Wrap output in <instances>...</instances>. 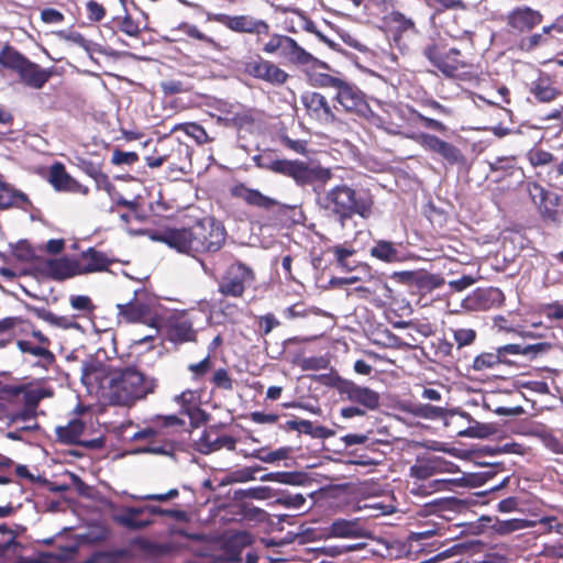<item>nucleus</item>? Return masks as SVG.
<instances>
[{
    "label": "nucleus",
    "instance_id": "47",
    "mask_svg": "<svg viewBox=\"0 0 563 563\" xmlns=\"http://www.w3.org/2000/svg\"><path fill=\"white\" fill-rule=\"evenodd\" d=\"M530 526V521L527 519L514 518L508 520H497L493 525V529L500 536H507L515 531L529 528Z\"/></svg>",
    "mask_w": 563,
    "mask_h": 563
},
{
    "label": "nucleus",
    "instance_id": "12",
    "mask_svg": "<svg viewBox=\"0 0 563 563\" xmlns=\"http://www.w3.org/2000/svg\"><path fill=\"white\" fill-rule=\"evenodd\" d=\"M333 386L340 395L365 410H376L380 405V396L377 391L366 386H360L353 380L336 377Z\"/></svg>",
    "mask_w": 563,
    "mask_h": 563
},
{
    "label": "nucleus",
    "instance_id": "15",
    "mask_svg": "<svg viewBox=\"0 0 563 563\" xmlns=\"http://www.w3.org/2000/svg\"><path fill=\"white\" fill-rule=\"evenodd\" d=\"M165 336L168 342L174 344L197 342V331L185 312L168 318L165 325Z\"/></svg>",
    "mask_w": 563,
    "mask_h": 563
},
{
    "label": "nucleus",
    "instance_id": "4",
    "mask_svg": "<svg viewBox=\"0 0 563 563\" xmlns=\"http://www.w3.org/2000/svg\"><path fill=\"white\" fill-rule=\"evenodd\" d=\"M318 201L322 208L338 216L341 222L355 213L365 219L372 214L373 201L357 197L356 191L347 185L331 188Z\"/></svg>",
    "mask_w": 563,
    "mask_h": 563
},
{
    "label": "nucleus",
    "instance_id": "55",
    "mask_svg": "<svg viewBox=\"0 0 563 563\" xmlns=\"http://www.w3.org/2000/svg\"><path fill=\"white\" fill-rule=\"evenodd\" d=\"M451 165L463 163L464 156L462 152L453 144L443 141L438 153Z\"/></svg>",
    "mask_w": 563,
    "mask_h": 563
},
{
    "label": "nucleus",
    "instance_id": "48",
    "mask_svg": "<svg viewBox=\"0 0 563 563\" xmlns=\"http://www.w3.org/2000/svg\"><path fill=\"white\" fill-rule=\"evenodd\" d=\"M530 92L541 102H550L559 95V91L544 79L534 81Z\"/></svg>",
    "mask_w": 563,
    "mask_h": 563
},
{
    "label": "nucleus",
    "instance_id": "31",
    "mask_svg": "<svg viewBox=\"0 0 563 563\" xmlns=\"http://www.w3.org/2000/svg\"><path fill=\"white\" fill-rule=\"evenodd\" d=\"M499 347H515L517 351H512L509 353L505 352V356L500 360V365H514L515 363L510 360V356L514 355H523L533 360L539 355H542L549 352L552 347L549 342H538L533 344H525V343H509L505 345H500Z\"/></svg>",
    "mask_w": 563,
    "mask_h": 563
},
{
    "label": "nucleus",
    "instance_id": "45",
    "mask_svg": "<svg viewBox=\"0 0 563 563\" xmlns=\"http://www.w3.org/2000/svg\"><path fill=\"white\" fill-rule=\"evenodd\" d=\"M102 363L96 360H88L82 362L81 364V375L80 380L84 385L90 386L96 383L102 372Z\"/></svg>",
    "mask_w": 563,
    "mask_h": 563
},
{
    "label": "nucleus",
    "instance_id": "43",
    "mask_svg": "<svg viewBox=\"0 0 563 563\" xmlns=\"http://www.w3.org/2000/svg\"><path fill=\"white\" fill-rule=\"evenodd\" d=\"M184 131L188 136L192 137L198 144H206L212 141L206 130L195 122L179 123L176 124L172 132Z\"/></svg>",
    "mask_w": 563,
    "mask_h": 563
},
{
    "label": "nucleus",
    "instance_id": "52",
    "mask_svg": "<svg viewBox=\"0 0 563 563\" xmlns=\"http://www.w3.org/2000/svg\"><path fill=\"white\" fill-rule=\"evenodd\" d=\"M285 318L292 320L296 318H306L309 316L321 314L320 310L313 307H307L303 302H296L295 305L287 307L284 310Z\"/></svg>",
    "mask_w": 563,
    "mask_h": 563
},
{
    "label": "nucleus",
    "instance_id": "8",
    "mask_svg": "<svg viewBox=\"0 0 563 563\" xmlns=\"http://www.w3.org/2000/svg\"><path fill=\"white\" fill-rule=\"evenodd\" d=\"M449 465L442 457L434 456L430 459H418L410 467V476L417 481H428V483H413L410 492L413 495L427 496L434 492H440L446 488L448 479H432L433 475L443 471H449L445 466ZM452 465V463H450ZM450 472H452L450 470Z\"/></svg>",
    "mask_w": 563,
    "mask_h": 563
},
{
    "label": "nucleus",
    "instance_id": "39",
    "mask_svg": "<svg viewBox=\"0 0 563 563\" xmlns=\"http://www.w3.org/2000/svg\"><path fill=\"white\" fill-rule=\"evenodd\" d=\"M235 195L246 201L249 205L269 208L276 205V201L269 197L264 196L256 189H250L244 186L235 188Z\"/></svg>",
    "mask_w": 563,
    "mask_h": 563
},
{
    "label": "nucleus",
    "instance_id": "57",
    "mask_svg": "<svg viewBox=\"0 0 563 563\" xmlns=\"http://www.w3.org/2000/svg\"><path fill=\"white\" fill-rule=\"evenodd\" d=\"M310 80L313 86L321 87V88H332L334 92L336 91L338 87L342 82V78L331 76L329 74H312L310 76Z\"/></svg>",
    "mask_w": 563,
    "mask_h": 563
},
{
    "label": "nucleus",
    "instance_id": "11",
    "mask_svg": "<svg viewBox=\"0 0 563 563\" xmlns=\"http://www.w3.org/2000/svg\"><path fill=\"white\" fill-rule=\"evenodd\" d=\"M37 249H7L0 251V260L3 265L0 266V275L5 278H13L23 275L30 271L36 273V263L41 260V254H36Z\"/></svg>",
    "mask_w": 563,
    "mask_h": 563
},
{
    "label": "nucleus",
    "instance_id": "50",
    "mask_svg": "<svg viewBox=\"0 0 563 563\" xmlns=\"http://www.w3.org/2000/svg\"><path fill=\"white\" fill-rule=\"evenodd\" d=\"M258 470V467L250 466L239 468L227 474L222 482L223 484H233L254 481L256 478L255 474Z\"/></svg>",
    "mask_w": 563,
    "mask_h": 563
},
{
    "label": "nucleus",
    "instance_id": "30",
    "mask_svg": "<svg viewBox=\"0 0 563 563\" xmlns=\"http://www.w3.org/2000/svg\"><path fill=\"white\" fill-rule=\"evenodd\" d=\"M323 253L332 254L333 260L330 263L346 272L360 271L368 274L371 271L367 264L355 258V249H325Z\"/></svg>",
    "mask_w": 563,
    "mask_h": 563
},
{
    "label": "nucleus",
    "instance_id": "22",
    "mask_svg": "<svg viewBox=\"0 0 563 563\" xmlns=\"http://www.w3.org/2000/svg\"><path fill=\"white\" fill-rule=\"evenodd\" d=\"M48 181L57 191L77 192L81 195L89 192L88 187L81 185L67 174L62 163H55L51 166Z\"/></svg>",
    "mask_w": 563,
    "mask_h": 563
},
{
    "label": "nucleus",
    "instance_id": "20",
    "mask_svg": "<svg viewBox=\"0 0 563 563\" xmlns=\"http://www.w3.org/2000/svg\"><path fill=\"white\" fill-rule=\"evenodd\" d=\"M301 101L310 118L325 125L334 123L335 114L323 95L314 91L306 92Z\"/></svg>",
    "mask_w": 563,
    "mask_h": 563
},
{
    "label": "nucleus",
    "instance_id": "27",
    "mask_svg": "<svg viewBox=\"0 0 563 563\" xmlns=\"http://www.w3.org/2000/svg\"><path fill=\"white\" fill-rule=\"evenodd\" d=\"M329 533L335 538H364L369 534L360 518H338L331 522Z\"/></svg>",
    "mask_w": 563,
    "mask_h": 563
},
{
    "label": "nucleus",
    "instance_id": "33",
    "mask_svg": "<svg viewBox=\"0 0 563 563\" xmlns=\"http://www.w3.org/2000/svg\"><path fill=\"white\" fill-rule=\"evenodd\" d=\"M142 515L141 507H124L121 514L113 516V521L129 530H141L154 523L152 518H142Z\"/></svg>",
    "mask_w": 563,
    "mask_h": 563
},
{
    "label": "nucleus",
    "instance_id": "14",
    "mask_svg": "<svg viewBox=\"0 0 563 563\" xmlns=\"http://www.w3.org/2000/svg\"><path fill=\"white\" fill-rule=\"evenodd\" d=\"M74 260L77 276L106 272L113 263L129 264V261L111 257L97 249L82 250Z\"/></svg>",
    "mask_w": 563,
    "mask_h": 563
},
{
    "label": "nucleus",
    "instance_id": "17",
    "mask_svg": "<svg viewBox=\"0 0 563 563\" xmlns=\"http://www.w3.org/2000/svg\"><path fill=\"white\" fill-rule=\"evenodd\" d=\"M214 21L223 24L228 29L239 33H250V34H268L269 25L264 20L255 19L251 15H228V14H217L214 16Z\"/></svg>",
    "mask_w": 563,
    "mask_h": 563
},
{
    "label": "nucleus",
    "instance_id": "2",
    "mask_svg": "<svg viewBox=\"0 0 563 563\" xmlns=\"http://www.w3.org/2000/svg\"><path fill=\"white\" fill-rule=\"evenodd\" d=\"M253 161L258 168L290 177L298 186H324L332 178L329 168L310 166L300 161L274 158L271 154L255 155Z\"/></svg>",
    "mask_w": 563,
    "mask_h": 563
},
{
    "label": "nucleus",
    "instance_id": "49",
    "mask_svg": "<svg viewBox=\"0 0 563 563\" xmlns=\"http://www.w3.org/2000/svg\"><path fill=\"white\" fill-rule=\"evenodd\" d=\"M290 449L289 448H279L275 451L267 452L264 448L254 450L252 453H243L245 457L257 459L265 463H274L276 461H280L288 457Z\"/></svg>",
    "mask_w": 563,
    "mask_h": 563
},
{
    "label": "nucleus",
    "instance_id": "7",
    "mask_svg": "<svg viewBox=\"0 0 563 563\" xmlns=\"http://www.w3.org/2000/svg\"><path fill=\"white\" fill-rule=\"evenodd\" d=\"M263 52L275 54L288 64L305 67L307 70L324 69L330 66L301 47L294 38L287 35L273 34L269 41L264 45Z\"/></svg>",
    "mask_w": 563,
    "mask_h": 563
},
{
    "label": "nucleus",
    "instance_id": "5",
    "mask_svg": "<svg viewBox=\"0 0 563 563\" xmlns=\"http://www.w3.org/2000/svg\"><path fill=\"white\" fill-rule=\"evenodd\" d=\"M158 297L145 287L134 290L132 299L125 303H118V317L126 323H142L158 329L161 316L158 313Z\"/></svg>",
    "mask_w": 563,
    "mask_h": 563
},
{
    "label": "nucleus",
    "instance_id": "34",
    "mask_svg": "<svg viewBox=\"0 0 563 563\" xmlns=\"http://www.w3.org/2000/svg\"><path fill=\"white\" fill-rule=\"evenodd\" d=\"M85 430V421L79 418H73L66 424L55 428L56 442L64 445H78Z\"/></svg>",
    "mask_w": 563,
    "mask_h": 563
},
{
    "label": "nucleus",
    "instance_id": "26",
    "mask_svg": "<svg viewBox=\"0 0 563 563\" xmlns=\"http://www.w3.org/2000/svg\"><path fill=\"white\" fill-rule=\"evenodd\" d=\"M503 294L497 288H476L464 300L463 305L468 310L485 311L499 302Z\"/></svg>",
    "mask_w": 563,
    "mask_h": 563
},
{
    "label": "nucleus",
    "instance_id": "35",
    "mask_svg": "<svg viewBox=\"0 0 563 563\" xmlns=\"http://www.w3.org/2000/svg\"><path fill=\"white\" fill-rule=\"evenodd\" d=\"M16 346L21 353L37 357L38 361L35 365L44 368L45 371H48L56 362L55 354L51 349H47V346H42L30 340H18Z\"/></svg>",
    "mask_w": 563,
    "mask_h": 563
},
{
    "label": "nucleus",
    "instance_id": "3",
    "mask_svg": "<svg viewBox=\"0 0 563 563\" xmlns=\"http://www.w3.org/2000/svg\"><path fill=\"white\" fill-rule=\"evenodd\" d=\"M330 284L333 287L350 285L346 296L367 301L375 307L383 308L391 305L394 300L393 289L380 276L368 274L353 275L350 277L332 278Z\"/></svg>",
    "mask_w": 563,
    "mask_h": 563
},
{
    "label": "nucleus",
    "instance_id": "16",
    "mask_svg": "<svg viewBox=\"0 0 563 563\" xmlns=\"http://www.w3.org/2000/svg\"><path fill=\"white\" fill-rule=\"evenodd\" d=\"M244 70L254 78L264 80L275 86H280L288 79V74L285 70L279 68L274 63L263 59L260 56L245 63Z\"/></svg>",
    "mask_w": 563,
    "mask_h": 563
},
{
    "label": "nucleus",
    "instance_id": "64",
    "mask_svg": "<svg viewBox=\"0 0 563 563\" xmlns=\"http://www.w3.org/2000/svg\"><path fill=\"white\" fill-rule=\"evenodd\" d=\"M540 312L549 320H563V303L554 301L540 307Z\"/></svg>",
    "mask_w": 563,
    "mask_h": 563
},
{
    "label": "nucleus",
    "instance_id": "10",
    "mask_svg": "<svg viewBox=\"0 0 563 563\" xmlns=\"http://www.w3.org/2000/svg\"><path fill=\"white\" fill-rule=\"evenodd\" d=\"M255 279L253 268L235 260L222 274L218 283V291L224 297L242 298Z\"/></svg>",
    "mask_w": 563,
    "mask_h": 563
},
{
    "label": "nucleus",
    "instance_id": "60",
    "mask_svg": "<svg viewBox=\"0 0 563 563\" xmlns=\"http://www.w3.org/2000/svg\"><path fill=\"white\" fill-rule=\"evenodd\" d=\"M412 139L423 148L431 151L433 153H438L441 144L443 143V140L429 133H420L416 136H412Z\"/></svg>",
    "mask_w": 563,
    "mask_h": 563
},
{
    "label": "nucleus",
    "instance_id": "40",
    "mask_svg": "<svg viewBox=\"0 0 563 563\" xmlns=\"http://www.w3.org/2000/svg\"><path fill=\"white\" fill-rule=\"evenodd\" d=\"M371 254L387 263L406 262L419 258L406 249H371Z\"/></svg>",
    "mask_w": 563,
    "mask_h": 563
},
{
    "label": "nucleus",
    "instance_id": "63",
    "mask_svg": "<svg viewBox=\"0 0 563 563\" xmlns=\"http://www.w3.org/2000/svg\"><path fill=\"white\" fill-rule=\"evenodd\" d=\"M69 301L73 309L84 313H90L95 309L91 298L86 295L70 296Z\"/></svg>",
    "mask_w": 563,
    "mask_h": 563
},
{
    "label": "nucleus",
    "instance_id": "1",
    "mask_svg": "<svg viewBox=\"0 0 563 563\" xmlns=\"http://www.w3.org/2000/svg\"><path fill=\"white\" fill-rule=\"evenodd\" d=\"M157 380L135 367L114 368L109 374L108 396L113 405L132 407L155 391Z\"/></svg>",
    "mask_w": 563,
    "mask_h": 563
},
{
    "label": "nucleus",
    "instance_id": "54",
    "mask_svg": "<svg viewBox=\"0 0 563 563\" xmlns=\"http://www.w3.org/2000/svg\"><path fill=\"white\" fill-rule=\"evenodd\" d=\"M210 382L214 388L222 390L233 389V379L228 369L224 367L216 369L210 378Z\"/></svg>",
    "mask_w": 563,
    "mask_h": 563
},
{
    "label": "nucleus",
    "instance_id": "58",
    "mask_svg": "<svg viewBox=\"0 0 563 563\" xmlns=\"http://www.w3.org/2000/svg\"><path fill=\"white\" fill-rule=\"evenodd\" d=\"M416 416L424 419H438L443 418L445 409L433 405H418L412 411Z\"/></svg>",
    "mask_w": 563,
    "mask_h": 563
},
{
    "label": "nucleus",
    "instance_id": "62",
    "mask_svg": "<svg viewBox=\"0 0 563 563\" xmlns=\"http://www.w3.org/2000/svg\"><path fill=\"white\" fill-rule=\"evenodd\" d=\"M277 501L286 508L300 509L306 503V498L301 494L283 493Z\"/></svg>",
    "mask_w": 563,
    "mask_h": 563
},
{
    "label": "nucleus",
    "instance_id": "6",
    "mask_svg": "<svg viewBox=\"0 0 563 563\" xmlns=\"http://www.w3.org/2000/svg\"><path fill=\"white\" fill-rule=\"evenodd\" d=\"M206 224L210 228V232L201 243L206 246H221L225 241V230L222 223L214 219H208L202 224H198L194 228L195 231L189 229H165L152 233L150 238L154 242H163L168 246H190L194 243L195 235L198 234L197 231L205 229Z\"/></svg>",
    "mask_w": 563,
    "mask_h": 563
},
{
    "label": "nucleus",
    "instance_id": "29",
    "mask_svg": "<svg viewBox=\"0 0 563 563\" xmlns=\"http://www.w3.org/2000/svg\"><path fill=\"white\" fill-rule=\"evenodd\" d=\"M252 542L253 537L246 531H238L231 534L224 540L222 544L224 560L230 563L241 562V554L243 550L251 545Z\"/></svg>",
    "mask_w": 563,
    "mask_h": 563
},
{
    "label": "nucleus",
    "instance_id": "44",
    "mask_svg": "<svg viewBox=\"0 0 563 563\" xmlns=\"http://www.w3.org/2000/svg\"><path fill=\"white\" fill-rule=\"evenodd\" d=\"M297 432L310 435L314 439H329L334 435V431L323 427L314 426L310 420L298 419Z\"/></svg>",
    "mask_w": 563,
    "mask_h": 563
},
{
    "label": "nucleus",
    "instance_id": "28",
    "mask_svg": "<svg viewBox=\"0 0 563 563\" xmlns=\"http://www.w3.org/2000/svg\"><path fill=\"white\" fill-rule=\"evenodd\" d=\"M512 351L517 350L515 347H496L494 351H483L473 358L468 368L479 373L496 371L500 367V360L505 356V352Z\"/></svg>",
    "mask_w": 563,
    "mask_h": 563
},
{
    "label": "nucleus",
    "instance_id": "9",
    "mask_svg": "<svg viewBox=\"0 0 563 563\" xmlns=\"http://www.w3.org/2000/svg\"><path fill=\"white\" fill-rule=\"evenodd\" d=\"M43 253L36 263V274L63 282L77 276L74 256L60 255L64 249H38Z\"/></svg>",
    "mask_w": 563,
    "mask_h": 563
},
{
    "label": "nucleus",
    "instance_id": "32",
    "mask_svg": "<svg viewBox=\"0 0 563 563\" xmlns=\"http://www.w3.org/2000/svg\"><path fill=\"white\" fill-rule=\"evenodd\" d=\"M409 279L415 290L421 295H431L433 291L441 289L445 285V279L441 274L409 273Z\"/></svg>",
    "mask_w": 563,
    "mask_h": 563
},
{
    "label": "nucleus",
    "instance_id": "24",
    "mask_svg": "<svg viewBox=\"0 0 563 563\" xmlns=\"http://www.w3.org/2000/svg\"><path fill=\"white\" fill-rule=\"evenodd\" d=\"M530 196L544 219L556 221L559 216V196L556 194L547 191L534 184L530 188Z\"/></svg>",
    "mask_w": 563,
    "mask_h": 563
},
{
    "label": "nucleus",
    "instance_id": "37",
    "mask_svg": "<svg viewBox=\"0 0 563 563\" xmlns=\"http://www.w3.org/2000/svg\"><path fill=\"white\" fill-rule=\"evenodd\" d=\"M132 545L152 556L166 555L177 550L176 544L172 542L158 543L144 537L134 538Z\"/></svg>",
    "mask_w": 563,
    "mask_h": 563
},
{
    "label": "nucleus",
    "instance_id": "46",
    "mask_svg": "<svg viewBox=\"0 0 563 563\" xmlns=\"http://www.w3.org/2000/svg\"><path fill=\"white\" fill-rule=\"evenodd\" d=\"M456 351H461L465 346L472 345L477 339V331L473 328H451L450 329Z\"/></svg>",
    "mask_w": 563,
    "mask_h": 563
},
{
    "label": "nucleus",
    "instance_id": "56",
    "mask_svg": "<svg viewBox=\"0 0 563 563\" xmlns=\"http://www.w3.org/2000/svg\"><path fill=\"white\" fill-rule=\"evenodd\" d=\"M362 543H355L350 545H323L317 549H313L314 552L321 555H328V556H339L344 553L355 551L362 548Z\"/></svg>",
    "mask_w": 563,
    "mask_h": 563
},
{
    "label": "nucleus",
    "instance_id": "38",
    "mask_svg": "<svg viewBox=\"0 0 563 563\" xmlns=\"http://www.w3.org/2000/svg\"><path fill=\"white\" fill-rule=\"evenodd\" d=\"M118 29L134 40L133 44H129L122 40H119V42L122 44L134 49L143 48L145 46V42L140 38L141 27L135 21L132 20L130 15H125L123 19L118 20Z\"/></svg>",
    "mask_w": 563,
    "mask_h": 563
},
{
    "label": "nucleus",
    "instance_id": "23",
    "mask_svg": "<svg viewBox=\"0 0 563 563\" xmlns=\"http://www.w3.org/2000/svg\"><path fill=\"white\" fill-rule=\"evenodd\" d=\"M405 328V332L399 338L400 345L406 347L416 349L421 342V339L429 338L434 334V324L429 322L428 320H411L402 325Z\"/></svg>",
    "mask_w": 563,
    "mask_h": 563
},
{
    "label": "nucleus",
    "instance_id": "61",
    "mask_svg": "<svg viewBox=\"0 0 563 563\" xmlns=\"http://www.w3.org/2000/svg\"><path fill=\"white\" fill-rule=\"evenodd\" d=\"M389 22L395 24L398 31H415V22L399 11L389 12Z\"/></svg>",
    "mask_w": 563,
    "mask_h": 563
},
{
    "label": "nucleus",
    "instance_id": "25",
    "mask_svg": "<svg viewBox=\"0 0 563 563\" xmlns=\"http://www.w3.org/2000/svg\"><path fill=\"white\" fill-rule=\"evenodd\" d=\"M20 80L27 87L41 89L51 79L54 74L53 68H42L36 63L25 59L18 71Z\"/></svg>",
    "mask_w": 563,
    "mask_h": 563
},
{
    "label": "nucleus",
    "instance_id": "59",
    "mask_svg": "<svg viewBox=\"0 0 563 563\" xmlns=\"http://www.w3.org/2000/svg\"><path fill=\"white\" fill-rule=\"evenodd\" d=\"M212 368L210 354H207L201 361L188 365V371L192 374V379L198 380L206 376Z\"/></svg>",
    "mask_w": 563,
    "mask_h": 563
},
{
    "label": "nucleus",
    "instance_id": "51",
    "mask_svg": "<svg viewBox=\"0 0 563 563\" xmlns=\"http://www.w3.org/2000/svg\"><path fill=\"white\" fill-rule=\"evenodd\" d=\"M431 349L435 360L444 361L453 357L454 343L445 338H438L431 342Z\"/></svg>",
    "mask_w": 563,
    "mask_h": 563
},
{
    "label": "nucleus",
    "instance_id": "36",
    "mask_svg": "<svg viewBox=\"0 0 563 563\" xmlns=\"http://www.w3.org/2000/svg\"><path fill=\"white\" fill-rule=\"evenodd\" d=\"M29 203L27 196L15 189L12 185L0 180V208L11 207L24 208Z\"/></svg>",
    "mask_w": 563,
    "mask_h": 563
},
{
    "label": "nucleus",
    "instance_id": "13",
    "mask_svg": "<svg viewBox=\"0 0 563 563\" xmlns=\"http://www.w3.org/2000/svg\"><path fill=\"white\" fill-rule=\"evenodd\" d=\"M334 100L349 113L366 117L371 112L364 92L347 80H342L334 93Z\"/></svg>",
    "mask_w": 563,
    "mask_h": 563
},
{
    "label": "nucleus",
    "instance_id": "42",
    "mask_svg": "<svg viewBox=\"0 0 563 563\" xmlns=\"http://www.w3.org/2000/svg\"><path fill=\"white\" fill-rule=\"evenodd\" d=\"M459 54L457 49H451L446 55L441 56L435 67L446 77H454L461 68L465 67L463 63L452 58V55L456 56Z\"/></svg>",
    "mask_w": 563,
    "mask_h": 563
},
{
    "label": "nucleus",
    "instance_id": "53",
    "mask_svg": "<svg viewBox=\"0 0 563 563\" xmlns=\"http://www.w3.org/2000/svg\"><path fill=\"white\" fill-rule=\"evenodd\" d=\"M530 164L534 167L548 166L556 163L554 155L542 148H532L527 154Z\"/></svg>",
    "mask_w": 563,
    "mask_h": 563
},
{
    "label": "nucleus",
    "instance_id": "19",
    "mask_svg": "<svg viewBox=\"0 0 563 563\" xmlns=\"http://www.w3.org/2000/svg\"><path fill=\"white\" fill-rule=\"evenodd\" d=\"M543 14L528 5H518L508 12L506 16L507 25L515 33H527L541 24Z\"/></svg>",
    "mask_w": 563,
    "mask_h": 563
},
{
    "label": "nucleus",
    "instance_id": "21",
    "mask_svg": "<svg viewBox=\"0 0 563 563\" xmlns=\"http://www.w3.org/2000/svg\"><path fill=\"white\" fill-rule=\"evenodd\" d=\"M8 393L13 397L21 398L24 407L35 411L43 399L54 396L52 387L34 386L32 384L10 387Z\"/></svg>",
    "mask_w": 563,
    "mask_h": 563
},
{
    "label": "nucleus",
    "instance_id": "18",
    "mask_svg": "<svg viewBox=\"0 0 563 563\" xmlns=\"http://www.w3.org/2000/svg\"><path fill=\"white\" fill-rule=\"evenodd\" d=\"M219 426H210L206 429L199 440L196 441L195 448L201 454H210L221 449L234 451L236 439L232 435L220 434Z\"/></svg>",
    "mask_w": 563,
    "mask_h": 563
},
{
    "label": "nucleus",
    "instance_id": "41",
    "mask_svg": "<svg viewBox=\"0 0 563 563\" xmlns=\"http://www.w3.org/2000/svg\"><path fill=\"white\" fill-rule=\"evenodd\" d=\"M26 57L10 45L3 46L0 52V65L7 69L19 71Z\"/></svg>",
    "mask_w": 563,
    "mask_h": 563
}]
</instances>
